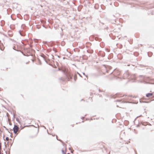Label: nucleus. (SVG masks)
Masks as SVG:
<instances>
[{
  "label": "nucleus",
  "mask_w": 154,
  "mask_h": 154,
  "mask_svg": "<svg viewBox=\"0 0 154 154\" xmlns=\"http://www.w3.org/2000/svg\"><path fill=\"white\" fill-rule=\"evenodd\" d=\"M16 120L19 123V122L18 121L19 119H16Z\"/></svg>",
  "instance_id": "nucleus-5"
},
{
  "label": "nucleus",
  "mask_w": 154,
  "mask_h": 154,
  "mask_svg": "<svg viewBox=\"0 0 154 154\" xmlns=\"http://www.w3.org/2000/svg\"><path fill=\"white\" fill-rule=\"evenodd\" d=\"M4 127L5 128V129L6 130H8V129H7L5 127V126Z\"/></svg>",
  "instance_id": "nucleus-6"
},
{
  "label": "nucleus",
  "mask_w": 154,
  "mask_h": 154,
  "mask_svg": "<svg viewBox=\"0 0 154 154\" xmlns=\"http://www.w3.org/2000/svg\"><path fill=\"white\" fill-rule=\"evenodd\" d=\"M62 152L63 154H65V153L64 152V151L63 149H62Z\"/></svg>",
  "instance_id": "nucleus-3"
},
{
  "label": "nucleus",
  "mask_w": 154,
  "mask_h": 154,
  "mask_svg": "<svg viewBox=\"0 0 154 154\" xmlns=\"http://www.w3.org/2000/svg\"><path fill=\"white\" fill-rule=\"evenodd\" d=\"M9 138L8 137H7L6 138V140L8 141L9 140Z\"/></svg>",
  "instance_id": "nucleus-4"
},
{
  "label": "nucleus",
  "mask_w": 154,
  "mask_h": 154,
  "mask_svg": "<svg viewBox=\"0 0 154 154\" xmlns=\"http://www.w3.org/2000/svg\"><path fill=\"white\" fill-rule=\"evenodd\" d=\"M20 35H21V33H20Z\"/></svg>",
  "instance_id": "nucleus-9"
},
{
  "label": "nucleus",
  "mask_w": 154,
  "mask_h": 154,
  "mask_svg": "<svg viewBox=\"0 0 154 154\" xmlns=\"http://www.w3.org/2000/svg\"><path fill=\"white\" fill-rule=\"evenodd\" d=\"M4 127L5 128V129L6 130H8V129H7L5 127V126Z\"/></svg>",
  "instance_id": "nucleus-7"
},
{
  "label": "nucleus",
  "mask_w": 154,
  "mask_h": 154,
  "mask_svg": "<svg viewBox=\"0 0 154 154\" xmlns=\"http://www.w3.org/2000/svg\"><path fill=\"white\" fill-rule=\"evenodd\" d=\"M83 74L84 75H85V73L84 72L83 73Z\"/></svg>",
  "instance_id": "nucleus-8"
},
{
  "label": "nucleus",
  "mask_w": 154,
  "mask_h": 154,
  "mask_svg": "<svg viewBox=\"0 0 154 154\" xmlns=\"http://www.w3.org/2000/svg\"><path fill=\"white\" fill-rule=\"evenodd\" d=\"M0 154H1V153H0Z\"/></svg>",
  "instance_id": "nucleus-10"
},
{
  "label": "nucleus",
  "mask_w": 154,
  "mask_h": 154,
  "mask_svg": "<svg viewBox=\"0 0 154 154\" xmlns=\"http://www.w3.org/2000/svg\"><path fill=\"white\" fill-rule=\"evenodd\" d=\"M153 95V94L152 93H149L147 94L146 95V96L147 97H150V96H152Z\"/></svg>",
  "instance_id": "nucleus-2"
},
{
  "label": "nucleus",
  "mask_w": 154,
  "mask_h": 154,
  "mask_svg": "<svg viewBox=\"0 0 154 154\" xmlns=\"http://www.w3.org/2000/svg\"><path fill=\"white\" fill-rule=\"evenodd\" d=\"M19 129L18 127L16 125H14L13 128V130L15 134H16L18 131Z\"/></svg>",
  "instance_id": "nucleus-1"
}]
</instances>
